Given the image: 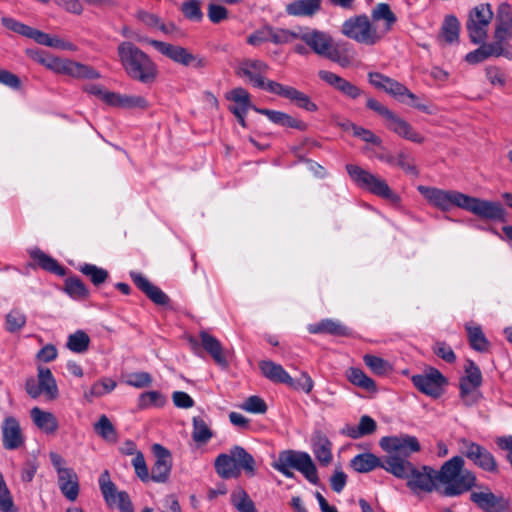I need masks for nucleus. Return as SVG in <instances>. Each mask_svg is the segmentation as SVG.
Segmentation results:
<instances>
[{"label": "nucleus", "instance_id": "f257e3e1", "mask_svg": "<svg viewBox=\"0 0 512 512\" xmlns=\"http://www.w3.org/2000/svg\"><path fill=\"white\" fill-rule=\"evenodd\" d=\"M464 465L462 456H453L439 470L429 466L417 469L411 463L403 479H407V486L413 492L431 493L436 490L444 496L455 497L471 491L476 485V474L465 469Z\"/></svg>", "mask_w": 512, "mask_h": 512}, {"label": "nucleus", "instance_id": "f03ea898", "mask_svg": "<svg viewBox=\"0 0 512 512\" xmlns=\"http://www.w3.org/2000/svg\"><path fill=\"white\" fill-rule=\"evenodd\" d=\"M379 445L388 454L382 468L397 478L406 476L411 464L407 458L421 448L418 439L408 434L382 437Z\"/></svg>", "mask_w": 512, "mask_h": 512}, {"label": "nucleus", "instance_id": "7ed1b4c3", "mask_svg": "<svg viewBox=\"0 0 512 512\" xmlns=\"http://www.w3.org/2000/svg\"><path fill=\"white\" fill-rule=\"evenodd\" d=\"M118 55L127 74L142 83L153 82L157 67L150 57L131 42L118 46Z\"/></svg>", "mask_w": 512, "mask_h": 512}, {"label": "nucleus", "instance_id": "20e7f679", "mask_svg": "<svg viewBox=\"0 0 512 512\" xmlns=\"http://www.w3.org/2000/svg\"><path fill=\"white\" fill-rule=\"evenodd\" d=\"M216 473L222 479L237 478L244 471L248 476L256 474L254 457L241 446H233L229 453L219 454L214 462Z\"/></svg>", "mask_w": 512, "mask_h": 512}, {"label": "nucleus", "instance_id": "39448f33", "mask_svg": "<svg viewBox=\"0 0 512 512\" xmlns=\"http://www.w3.org/2000/svg\"><path fill=\"white\" fill-rule=\"evenodd\" d=\"M272 467L287 478H293L291 469L299 471L310 483L317 484L319 481L316 465L307 452L284 450L278 455Z\"/></svg>", "mask_w": 512, "mask_h": 512}, {"label": "nucleus", "instance_id": "423d86ee", "mask_svg": "<svg viewBox=\"0 0 512 512\" xmlns=\"http://www.w3.org/2000/svg\"><path fill=\"white\" fill-rule=\"evenodd\" d=\"M346 171L353 182L361 189L392 203L399 202V196L394 193L387 182L379 176L354 164H347Z\"/></svg>", "mask_w": 512, "mask_h": 512}, {"label": "nucleus", "instance_id": "0eeeda50", "mask_svg": "<svg viewBox=\"0 0 512 512\" xmlns=\"http://www.w3.org/2000/svg\"><path fill=\"white\" fill-rule=\"evenodd\" d=\"M366 105L369 109L375 111L385 119L386 126L389 130L412 142H423L424 138L417 133L407 121L396 115L376 99L368 98Z\"/></svg>", "mask_w": 512, "mask_h": 512}, {"label": "nucleus", "instance_id": "6e6552de", "mask_svg": "<svg viewBox=\"0 0 512 512\" xmlns=\"http://www.w3.org/2000/svg\"><path fill=\"white\" fill-rule=\"evenodd\" d=\"M342 33L358 43L374 45L382 39V34L371 23L367 15L347 19L342 25Z\"/></svg>", "mask_w": 512, "mask_h": 512}, {"label": "nucleus", "instance_id": "1a4fd4ad", "mask_svg": "<svg viewBox=\"0 0 512 512\" xmlns=\"http://www.w3.org/2000/svg\"><path fill=\"white\" fill-rule=\"evenodd\" d=\"M494 13L488 3H482L470 10L466 21V30L473 44L484 42L488 36V28Z\"/></svg>", "mask_w": 512, "mask_h": 512}, {"label": "nucleus", "instance_id": "9d476101", "mask_svg": "<svg viewBox=\"0 0 512 512\" xmlns=\"http://www.w3.org/2000/svg\"><path fill=\"white\" fill-rule=\"evenodd\" d=\"M483 377L480 368L472 360H467L464 366V375L459 379V395L464 405L476 404L481 396L479 388Z\"/></svg>", "mask_w": 512, "mask_h": 512}, {"label": "nucleus", "instance_id": "9b49d317", "mask_svg": "<svg viewBox=\"0 0 512 512\" xmlns=\"http://www.w3.org/2000/svg\"><path fill=\"white\" fill-rule=\"evenodd\" d=\"M458 445L461 454L469 459L476 467L493 474L499 472L496 458L484 446L467 438H460Z\"/></svg>", "mask_w": 512, "mask_h": 512}, {"label": "nucleus", "instance_id": "f8f14e48", "mask_svg": "<svg viewBox=\"0 0 512 512\" xmlns=\"http://www.w3.org/2000/svg\"><path fill=\"white\" fill-rule=\"evenodd\" d=\"M411 381L419 392L435 399L443 395L448 385L447 378L434 367L425 369L421 374L413 375Z\"/></svg>", "mask_w": 512, "mask_h": 512}, {"label": "nucleus", "instance_id": "ddd939ff", "mask_svg": "<svg viewBox=\"0 0 512 512\" xmlns=\"http://www.w3.org/2000/svg\"><path fill=\"white\" fill-rule=\"evenodd\" d=\"M418 191L431 205L442 211H449L454 206L462 209L466 196L459 191L428 186H419Z\"/></svg>", "mask_w": 512, "mask_h": 512}, {"label": "nucleus", "instance_id": "4468645a", "mask_svg": "<svg viewBox=\"0 0 512 512\" xmlns=\"http://www.w3.org/2000/svg\"><path fill=\"white\" fill-rule=\"evenodd\" d=\"M147 42L154 47L159 53L168 57L172 61L184 65L193 66L195 68L205 67L207 61L203 57H198L190 53L186 48L182 46L173 45L167 42L148 39Z\"/></svg>", "mask_w": 512, "mask_h": 512}, {"label": "nucleus", "instance_id": "2eb2a0df", "mask_svg": "<svg viewBox=\"0 0 512 512\" xmlns=\"http://www.w3.org/2000/svg\"><path fill=\"white\" fill-rule=\"evenodd\" d=\"M462 209L479 218L491 221H505V211L501 203L483 200L466 195Z\"/></svg>", "mask_w": 512, "mask_h": 512}, {"label": "nucleus", "instance_id": "dca6fc26", "mask_svg": "<svg viewBox=\"0 0 512 512\" xmlns=\"http://www.w3.org/2000/svg\"><path fill=\"white\" fill-rule=\"evenodd\" d=\"M477 490L470 494V501L483 512H505L508 501L503 495L495 494L486 485H475ZM474 488V486L472 487Z\"/></svg>", "mask_w": 512, "mask_h": 512}, {"label": "nucleus", "instance_id": "f3484780", "mask_svg": "<svg viewBox=\"0 0 512 512\" xmlns=\"http://www.w3.org/2000/svg\"><path fill=\"white\" fill-rule=\"evenodd\" d=\"M269 70V66L261 60L246 59L242 61L236 71L240 77H247L250 83L260 89L269 92V84L277 83L273 80H266L265 75Z\"/></svg>", "mask_w": 512, "mask_h": 512}, {"label": "nucleus", "instance_id": "a211bd4d", "mask_svg": "<svg viewBox=\"0 0 512 512\" xmlns=\"http://www.w3.org/2000/svg\"><path fill=\"white\" fill-rule=\"evenodd\" d=\"M299 39L309 46L315 54L325 58H327L335 46L334 40L329 33L317 29L302 31L299 33Z\"/></svg>", "mask_w": 512, "mask_h": 512}, {"label": "nucleus", "instance_id": "6ab92c4d", "mask_svg": "<svg viewBox=\"0 0 512 512\" xmlns=\"http://www.w3.org/2000/svg\"><path fill=\"white\" fill-rule=\"evenodd\" d=\"M268 88L270 93L289 99L301 109L309 112H315L318 110L316 103H314L307 94L294 87L286 86L281 83H270Z\"/></svg>", "mask_w": 512, "mask_h": 512}, {"label": "nucleus", "instance_id": "aec40b11", "mask_svg": "<svg viewBox=\"0 0 512 512\" xmlns=\"http://www.w3.org/2000/svg\"><path fill=\"white\" fill-rule=\"evenodd\" d=\"M155 462L151 468L150 479L157 483H165L170 475L172 467L171 454L168 449L160 444L152 446Z\"/></svg>", "mask_w": 512, "mask_h": 512}, {"label": "nucleus", "instance_id": "412c9836", "mask_svg": "<svg viewBox=\"0 0 512 512\" xmlns=\"http://www.w3.org/2000/svg\"><path fill=\"white\" fill-rule=\"evenodd\" d=\"M1 430L2 444L6 450H16L23 446L25 437L23 435L20 423L15 417H5L1 426Z\"/></svg>", "mask_w": 512, "mask_h": 512}, {"label": "nucleus", "instance_id": "4be33fe9", "mask_svg": "<svg viewBox=\"0 0 512 512\" xmlns=\"http://www.w3.org/2000/svg\"><path fill=\"white\" fill-rule=\"evenodd\" d=\"M318 77L350 99H357L364 93L358 86L331 71L319 70Z\"/></svg>", "mask_w": 512, "mask_h": 512}, {"label": "nucleus", "instance_id": "5701e85b", "mask_svg": "<svg viewBox=\"0 0 512 512\" xmlns=\"http://www.w3.org/2000/svg\"><path fill=\"white\" fill-rule=\"evenodd\" d=\"M130 277L139 290H141L152 302L166 306L170 299L159 287L153 285L142 273L131 271Z\"/></svg>", "mask_w": 512, "mask_h": 512}, {"label": "nucleus", "instance_id": "b1692460", "mask_svg": "<svg viewBox=\"0 0 512 512\" xmlns=\"http://www.w3.org/2000/svg\"><path fill=\"white\" fill-rule=\"evenodd\" d=\"M199 338L202 347L212 357L214 362L222 368H227L229 365L227 358L228 353L225 351L220 341L206 331H201Z\"/></svg>", "mask_w": 512, "mask_h": 512}, {"label": "nucleus", "instance_id": "393cba45", "mask_svg": "<svg viewBox=\"0 0 512 512\" xmlns=\"http://www.w3.org/2000/svg\"><path fill=\"white\" fill-rule=\"evenodd\" d=\"M104 102L110 106L123 109H147L148 101L139 95L108 93L104 95Z\"/></svg>", "mask_w": 512, "mask_h": 512}, {"label": "nucleus", "instance_id": "a878e982", "mask_svg": "<svg viewBox=\"0 0 512 512\" xmlns=\"http://www.w3.org/2000/svg\"><path fill=\"white\" fill-rule=\"evenodd\" d=\"M384 82L386 83L383 90L390 94L391 96L397 98L398 100L405 102L404 97L408 98L410 102H408L411 106L421 110V111H427V106L420 104L417 102L418 97L412 93L405 85L402 83L396 81L395 79H392L388 77L387 79H384Z\"/></svg>", "mask_w": 512, "mask_h": 512}, {"label": "nucleus", "instance_id": "bb28decb", "mask_svg": "<svg viewBox=\"0 0 512 512\" xmlns=\"http://www.w3.org/2000/svg\"><path fill=\"white\" fill-rule=\"evenodd\" d=\"M312 451L323 466H328L332 461V443L321 431L314 432L312 436Z\"/></svg>", "mask_w": 512, "mask_h": 512}, {"label": "nucleus", "instance_id": "cd10ccee", "mask_svg": "<svg viewBox=\"0 0 512 512\" xmlns=\"http://www.w3.org/2000/svg\"><path fill=\"white\" fill-rule=\"evenodd\" d=\"M58 485L61 493L69 501H75L79 495V479L73 469L70 471H61L58 476Z\"/></svg>", "mask_w": 512, "mask_h": 512}, {"label": "nucleus", "instance_id": "c85d7f7f", "mask_svg": "<svg viewBox=\"0 0 512 512\" xmlns=\"http://www.w3.org/2000/svg\"><path fill=\"white\" fill-rule=\"evenodd\" d=\"M226 99L233 101L236 105L229 107L235 116L246 115L249 109H253L250 94L242 87L232 89L226 94Z\"/></svg>", "mask_w": 512, "mask_h": 512}, {"label": "nucleus", "instance_id": "c756f323", "mask_svg": "<svg viewBox=\"0 0 512 512\" xmlns=\"http://www.w3.org/2000/svg\"><path fill=\"white\" fill-rule=\"evenodd\" d=\"M307 330L310 334L349 335V329L341 322L333 319H323L318 323L309 324Z\"/></svg>", "mask_w": 512, "mask_h": 512}, {"label": "nucleus", "instance_id": "7c9ffc66", "mask_svg": "<svg viewBox=\"0 0 512 512\" xmlns=\"http://www.w3.org/2000/svg\"><path fill=\"white\" fill-rule=\"evenodd\" d=\"M322 0H294L286 5L285 11L290 16L311 17L321 8Z\"/></svg>", "mask_w": 512, "mask_h": 512}, {"label": "nucleus", "instance_id": "2f4dec72", "mask_svg": "<svg viewBox=\"0 0 512 512\" xmlns=\"http://www.w3.org/2000/svg\"><path fill=\"white\" fill-rule=\"evenodd\" d=\"M30 416L34 424L47 434H53L58 429V421L51 412L43 411L39 407H34L30 411Z\"/></svg>", "mask_w": 512, "mask_h": 512}, {"label": "nucleus", "instance_id": "473e14b6", "mask_svg": "<svg viewBox=\"0 0 512 512\" xmlns=\"http://www.w3.org/2000/svg\"><path fill=\"white\" fill-rule=\"evenodd\" d=\"M261 373L269 380L276 383H290L291 376L280 365L270 360H262L259 362Z\"/></svg>", "mask_w": 512, "mask_h": 512}, {"label": "nucleus", "instance_id": "72a5a7b5", "mask_svg": "<svg viewBox=\"0 0 512 512\" xmlns=\"http://www.w3.org/2000/svg\"><path fill=\"white\" fill-rule=\"evenodd\" d=\"M371 18L373 21H384L383 28L378 30L382 37L392 29L397 21L396 15L387 3H378L371 11Z\"/></svg>", "mask_w": 512, "mask_h": 512}, {"label": "nucleus", "instance_id": "f704fd0d", "mask_svg": "<svg viewBox=\"0 0 512 512\" xmlns=\"http://www.w3.org/2000/svg\"><path fill=\"white\" fill-rule=\"evenodd\" d=\"M37 376L45 398L47 400H55L59 395V391L51 370L47 367H39Z\"/></svg>", "mask_w": 512, "mask_h": 512}, {"label": "nucleus", "instance_id": "c9c22d12", "mask_svg": "<svg viewBox=\"0 0 512 512\" xmlns=\"http://www.w3.org/2000/svg\"><path fill=\"white\" fill-rule=\"evenodd\" d=\"M382 465L380 458L372 453L358 454L350 461V467L358 473H368Z\"/></svg>", "mask_w": 512, "mask_h": 512}, {"label": "nucleus", "instance_id": "e433bc0d", "mask_svg": "<svg viewBox=\"0 0 512 512\" xmlns=\"http://www.w3.org/2000/svg\"><path fill=\"white\" fill-rule=\"evenodd\" d=\"M467 337L472 349L478 352H487L490 346L480 325L467 323L465 325Z\"/></svg>", "mask_w": 512, "mask_h": 512}, {"label": "nucleus", "instance_id": "4c0bfd02", "mask_svg": "<svg viewBox=\"0 0 512 512\" xmlns=\"http://www.w3.org/2000/svg\"><path fill=\"white\" fill-rule=\"evenodd\" d=\"M30 256L42 269L58 276H63L65 274V269L55 259L40 249L31 251Z\"/></svg>", "mask_w": 512, "mask_h": 512}, {"label": "nucleus", "instance_id": "58836bf2", "mask_svg": "<svg viewBox=\"0 0 512 512\" xmlns=\"http://www.w3.org/2000/svg\"><path fill=\"white\" fill-rule=\"evenodd\" d=\"M479 44L480 46L477 49L469 52L465 56V60L469 64H478L487 60L488 58L498 57L500 51L497 49L495 45H491L490 43H486L485 41Z\"/></svg>", "mask_w": 512, "mask_h": 512}, {"label": "nucleus", "instance_id": "ea45409f", "mask_svg": "<svg viewBox=\"0 0 512 512\" xmlns=\"http://www.w3.org/2000/svg\"><path fill=\"white\" fill-rule=\"evenodd\" d=\"M346 376L350 383L358 386L368 392H376L377 387L375 381L368 377L364 371L359 368L351 367L347 370Z\"/></svg>", "mask_w": 512, "mask_h": 512}, {"label": "nucleus", "instance_id": "a19ab883", "mask_svg": "<svg viewBox=\"0 0 512 512\" xmlns=\"http://www.w3.org/2000/svg\"><path fill=\"white\" fill-rule=\"evenodd\" d=\"M99 487L107 505L110 507L116 505L118 500L117 494L120 491H117L116 485L111 481L107 470H105L99 477Z\"/></svg>", "mask_w": 512, "mask_h": 512}, {"label": "nucleus", "instance_id": "79ce46f5", "mask_svg": "<svg viewBox=\"0 0 512 512\" xmlns=\"http://www.w3.org/2000/svg\"><path fill=\"white\" fill-rule=\"evenodd\" d=\"M116 382L111 378H102L101 380L95 382L89 391L85 392V398L91 402L94 398L102 397L111 391H113L116 387Z\"/></svg>", "mask_w": 512, "mask_h": 512}, {"label": "nucleus", "instance_id": "37998d69", "mask_svg": "<svg viewBox=\"0 0 512 512\" xmlns=\"http://www.w3.org/2000/svg\"><path fill=\"white\" fill-rule=\"evenodd\" d=\"M89 344L90 337L88 334L83 330H77L68 336L66 346L74 353H84L88 350Z\"/></svg>", "mask_w": 512, "mask_h": 512}, {"label": "nucleus", "instance_id": "c03bdc74", "mask_svg": "<svg viewBox=\"0 0 512 512\" xmlns=\"http://www.w3.org/2000/svg\"><path fill=\"white\" fill-rule=\"evenodd\" d=\"M363 361L371 372L377 376H385L392 371L390 363L381 357L365 354Z\"/></svg>", "mask_w": 512, "mask_h": 512}, {"label": "nucleus", "instance_id": "a18cd8bd", "mask_svg": "<svg viewBox=\"0 0 512 512\" xmlns=\"http://www.w3.org/2000/svg\"><path fill=\"white\" fill-rule=\"evenodd\" d=\"M231 502L239 512H257L254 502L242 488H237L232 492Z\"/></svg>", "mask_w": 512, "mask_h": 512}, {"label": "nucleus", "instance_id": "49530a36", "mask_svg": "<svg viewBox=\"0 0 512 512\" xmlns=\"http://www.w3.org/2000/svg\"><path fill=\"white\" fill-rule=\"evenodd\" d=\"M68 76L77 79H98L100 73L91 66L70 60Z\"/></svg>", "mask_w": 512, "mask_h": 512}, {"label": "nucleus", "instance_id": "de8ad7c7", "mask_svg": "<svg viewBox=\"0 0 512 512\" xmlns=\"http://www.w3.org/2000/svg\"><path fill=\"white\" fill-rule=\"evenodd\" d=\"M166 397L159 391H148L142 393L138 398V408L163 407L166 404Z\"/></svg>", "mask_w": 512, "mask_h": 512}, {"label": "nucleus", "instance_id": "09e8293b", "mask_svg": "<svg viewBox=\"0 0 512 512\" xmlns=\"http://www.w3.org/2000/svg\"><path fill=\"white\" fill-rule=\"evenodd\" d=\"M26 320V315L14 308L5 317V329L10 333L18 332L26 325Z\"/></svg>", "mask_w": 512, "mask_h": 512}, {"label": "nucleus", "instance_id": "8fccbe9b", "mask_svg": "<svg viewBox=\"0 0 512 512\" xmlns=\"http://www.w3.org/2000/svg\"><path fill=\"white\" fill-rule=\"evenodd\" d=\"M441 30L446 42H456L459 38L460 22L455 16L449 15L445 18Z\"/></svg>", "mask_w": 512, "mask_h": 512}, {"label": "nucleus", "instance_id": "3c124183", "mask_svg": "<svg viewBox=\"0 0 512 512\" xmlns=\"http://www.w3.org/2000/svg\"><path fill=\"white\" fill-rule=\"evenodd\" d=\"M213 436L212 431L206 424L203 418L194 417L193 418V432L192 437L193 440L197 443H207Z\"/></svg>", "mask_w": 512, "mask_h": 512}, {"label": "nucleus", "instance_id": "603ef678", "mask_svg": "<svg viewBox=\"0 0 512 512\" xmlns=\"http://www.w3.org/2000/svg\"><path fill=\"white\" fill-rule=\"evenodd\" d=\"M94 431L105 440H116V429L106 415L100 416L94 424Z\"/></svg>", "mask_w": 512, "mask_h": 512}, {"label": "nucleus", "instance_id": "864d4df0", "mask_svg": "<svg viewBox=\"0 0 512 512\" xmlns=\"http://www.w3.org/2000/svg\"><path fill=\"white\" fill-rule=\"evenodd\" d=\"M80 271L84 275L88 276L91 282L96 286L101 285L108 278L107 270L97 267L96 265L93 264H84L83 266H81Z\"/></svg>", "mask_w": 512, "mask_h": 512}, {"label": "nucleus", "instance_id": "5fc2aeb1", "mask_svg": "<svg viewBox=\"0 0 512 512\" xmlns=\"http://www.w3.org/2000/svg\"><path fill=\"white\" fill-rule=\"evenodd\" d=\"M267 34L269 41L275 44H285L293 41L294 39H299V33H295L287 29H273L268 27Z\"/></svg>", "mask_w": 512, "mask_h": 512}, {"label": "nucleus", "instance_id": "6e6d98bb", "mask_svg": "<svg viewBox=\"0 0 512 512\" xmlns=\"http://www.w3.org/2000/svg\"><path fill=\"white\" fill-rule=\"evenodd\" d=\"M66 292L75 299H84L89 292L85 284L78 278H69L65 283Z\"/></svg>", "mask_w": 512, "mask_h": 512}, {"label": "nucleus", "instance_id": "4d7b16f0", "mask_svg": "<svg viewBox=\"0 0 512 512\" xmlns=\"http://www.w3.org/2000/svg\"><path fill=\"white\" fill-rule=\"evenodd\" d=\"M152 381V376L144 371L129 373L125 379L127 385L138 389L149 387Z\"/></svg>", "mask_w": 512, "mask_h": 512}, {"label": "nucleus", "instance_id": "13d9d810", "mask_svg": "<svg viewBox=\"0 0 512 512\" xmlns=\"http://www.w3.org/2000/svg\"><path fill=\"white\" fill-rule=\"evenodd\" d=\"M240 408L254 414L266 413L268 407L265 401L256 395L249 396L241 405Z\"/></svg>", "mask_w": 512, "mask_h": 512}, {"label": "nucleus", "instance_id": "bf43d9fd", "mask_svg": "<svg viewBox=\"0 0 512 512\" xmlns=\"http://www.w3.org/2000/svg\"><path fill=\"white\" fill-rule=\"evenodd\" d=\"M136 18L149 28H157L167 33L166 26L163 23H161L160 18L156 14L150 13L145 10H139L136 13Z\"/></svg>", "mask_w": 512, "mask_h": 512}, {"label": "nucleus", "instance_id": "052dcab7", "mask_svg": "<svg viewBox=\"0 0 512 512\" xmlns=\"http://www.w3.org/2000/svg\"><path fill=\"white\" fill-rule=\"evenodd\" d=\"M181 11L184 16L192 21H201L203 13L200 8V2L198 0H188L181 6Z\"/></svg>", "mask_w": 512, "mask_h": 512}, {"label": "nucleus", "instance_id": "680f3d73", "mask_svg": "<svg viewBox=\"0 0 512 512\" xmlns=\"http://www.w3.org/2000/svg\"><path fill=\"white\" fill-rule=\"evenodd\" d=\"M0 511L1 512H13L14 503L9 489L0 474Z\"/></svg>", "mask_w": 512, "mask_h": 512}, {"label": "nucleus", "instance_id": "e2e57ef3", "mask_svg": "<svg viewBox=\"0 0 512 512\" xmlns=\"http://www.w3.org/2000/svg\"><path fill=\"white\" fill-rule=\"evenodd\" d=\"M432 350L435 355L447 363H454L456 361V355L453 349L444 341L435 342Z\"/></svg>", "mask_w": 512, "mask_h": 512}, {"label": "nucleus", "instance_id": "0e129e2a", "mask_svg": "<svg viewBox=\"0 0 512 512\" xmlns=\"http://www.w3.org/2000/svg\"><path fill=\"white\" fill-rule=\"evenodd\" d=\"M396 165L411 175H418L414 159L407 153L400 152L396 156Z\"/></svg>", "mask_w": 512, "mask_h": 512}, {"label": "nucleus", "instance_id": "69168bd1", "mask_svg": "<svg viewBox=\"0 0 512 512\" xmlns=\"http://www.w3.org/2000/svg\"><path fill=\"white\" fill-rule=\"evenodd\" d=\"M132 465L135 469L136 475L142 481H148L150 479L148 468L144 456L141 452L136 453L135 457L132 460Z\"/></svg>", "mask_w": 512, "mask_h": 512}, {"label": "nucleus", "instance_id": "338daca9", "mask_svg": "<svg viewBox=\"0 0 512 512\" xmlns=\"http://www.w3.org/2000/svg\"><path fill=\"white\" fill-rule=\"evenodd\" d=\"M289 387H292L296 390H302L305 393L309 394L314 386V382L312 378L307 373H302L301 377L297 380H294L291 377V382L286 383Z\"/></svg>", "mask_w": 512, "mask_h": 512}, {"label": "nucleus", "instance_id": "774afa93", "mask_svg": "<svg viewBox=\"0 0 512 512\" xmlns=\"http://www.w3.org/2000/svg\"><path fill=\"white\" fill-rule=\"evenodd\" d=\"M486 77L488 81L494 86L503 87L506 83L505 73L500 68L495 66L486 68Z\"/></svg>", "mask_w": 512, "mask_h": 512}]
</instances>
